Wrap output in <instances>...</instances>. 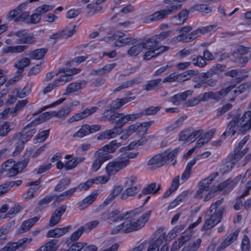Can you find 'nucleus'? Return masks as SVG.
<instances>
[{"label": "nucleus", "mask_w": 251, "mask_h": 251, "mask_svg": "<svg viewBox=\"0 0 251 251\" xmlns=\"http://www.w3.org/2000/svg\"><path fill=\"white\" fill-rule=\"evenodd\" d=\"M74 108V103L70 102L62 106L58 110L45 112L27 124L19 133H17V154L24 149L25 145L36 132V126L53 117L63 118L67 117Z\"/></svg>", "instance_id": "nucleus-1"}, {"label": "nucleus", "mask_w": 251, "mask_h": 251, "mask_svg": "<svg viewBox=\"0 0 251 251\" xmlns=\"http://www.w3.org/2000/svg\"><path fill=\"white\" fill-rule=\"evenodd\" d=\"M143 113H136L129 114H119L117 116L103 117L104 119L115 124L113 128L101 132L98 136V140L110 139L120 134L121 128L128 121H133L140 118Z\"/></svg>", "instance_id": "nucleus-2"}, {"label": "nucleus", "mask_w": 251, "mask_h": 251, "mask_svg": "<svg viewBox=\"0 0 251 251\" xmlns=\"http://www.w3.org/2000/svg\"><path fill=\"white\" fill-rule=\"evenodd\" d=\"M249 87L250 86L247 83H243L232 91L235 87V85H229L220 91L215 92L212 91L205 92L202 95H199V96L200 97L201 102L207 101L209 99L219 100L231 92L232 96L229 98V100L234 101L236 97L246 92Z\"/></svg>", "instance_id": "nucleus-3"}, {"label": "nucleus", "mask_w": 251, "mask_h": 251, "mask_svg": "<svg viewBox=\"0 0 251 251\" xmlns=\"http://www.w3.org/2000/svg\"><path fill=\"white\" fill-rule=\"evenodd\" d=\"M223 201V199H221L211 205L209 209L206 212V215L209 217L203 223L201 229V231L209 230L221 221L224 208L218 209V208L222 203Z\"/></svg>", "instance_id": "nucleus-4"}, {"label": "nucleus", "mask_w": 251, "mask_h": 251, "mask_svg": "<svg viewBox=\"0 0 251 251\" xmlns=\"http://www.w3.org/2000/svg\"><path fill=\"white\" fill-rule=\"evenodd\" d=\"M180 151L179 147L176 148L169 152L166 150L152 157L148 160L147 164L161 167L172 162V164L174 165L176 163V157Z\"/></svg>", "instance_id": "nucleus-5"}, {"label": "nucleus", "mask_w": 251, "mask_h": 251, "mask_svg": "<svg viewBox=\"0 0 251 251\" xmlns=\"http://www.w3.org/2000/svg\"><path fill=\"white\" fill-rule=\"evenodd\" d=\"M163 3L166 4V8L156 11L150 15V21H155L163 19L169 15L174 14L176 11L180 9L182 4L177 0H163Z\"/></svg>", "instance_id": "nucleus-6"}, {"label": "nucleus", "mask_w": 251, "mask_h": 251, "mask_svg": "<svg viewBox=\"0 0 251 251\" xmlns=\"http://www.w3.org/2000/svg\"><path fill=\"white\" fill-rule=\"evenodd\" d=\"M141 212L140 208H136L120 214L118 209H114L110 212L103 213L102 217L104 220L107 221L109 224L111 225L128 218H132L133 216L140 214Z\"/></svg>", "instance_id": "nucleus-7"}, {"label": "nucleus", "mask_w": 251, "mask_h": 251, "mask_svg": "<svg viewBox=\"0 0 251 251\" xmlns=\"http://www.w3.org/2000/svg\"><path fill=\"white\" fill-rule=\"evenodd\" d=\"M62 70L64 74L46 86L43 90L44 94L50 92L56 86L64 84L66 82L71 80L72 75L77 74L81 71V69L75 68L66 70L62 69Z\"/></svg>", "instance_id": "nucleus-8"}, {"label": "nucleus", "mask_w": 251, "mask_h": 251, "mask_svg": "<svg viewBox=\"0 0 251 251\" xmlns=\"http://www.w3.org/2000/svg\"><path fill=\"white\" fill-rule=\"evenodd\" d=\"M237 119L235 127L238 134H244L251 129V111H246L243 116L238 114L233 116L232 120Z\"/></svg>", "instance_id": "nucleus-9"}, {"label": "nucleus", "mask_w": 251, "mask_h": 251, "mask_svg": "<svg viewBox=\"0 0 251 251\" xmlns=\"http://www.w3.org/2000/svg\"><path fill=\"white\" fill-rule=\"evenodd\" d=\"M151 214V210H148L145 213H143L142 215L135 221H132L136 215L133 216L132 218H128L129 220H126V231H129V233L133 231H136L140 229L144 226L146 223L149 220Z\"/></svg>", "instance_id": "nucleus-10"}, {"label": "nucleus", "mask_w": 251, "mask_h": 251, "mask_svg": "<svg viewBox=\"0 0 251 251\" xmlns=\"http://www.w3.org/2000/svg\"><path fill=\"white\" fill-rule=\"evenodd\" d=\"M135 98V97L133 96L116 99L108 105L106 110L103 113V117L117 116V114H124V113H117L115 111L125 104L134 100Z\"/></svg>", "instance_id": "nucleus-11"}, {"label": "nucleus", "mask_w": 251, "mask_h": 251, "mask_svg": "<svg viewBox=\"0 0 251 251\" xmlns=\"http://www.w3.org/2000/svg\"><path fill=\"white\" fill-rule=\"evenodd\" d=\"M124 36L125 33L124 32L117 30L112 34L108 33L104 36L102 40L106 42L115 41L114 43V46L122 47L129 44L131 41L130 38L125 37L123 38Z\"/></svg>", "instance_id": "nucleus-12"}, {"label": "nucleus", "mask_w": 251, "mask_h": 251, "mask_svg": "<svg viewBox=\"0 0 251 251\" xmlns=\"http://www.w3.org/2000/svg\"><path fill=\"white\" fill-rule=\"evenodd\" d=\"M240 181L242 183H244L246 181V175L243 176L242 175L240 174L236 176L233 179L228 178L225 180L218 185V189L220 191L227 189L230 192L236 187Z\"/></svg>", "instance_id": "nucleus-13"}, {"label": "nucleus", "mask_w": 251, "mask_h": 251, "mask_svg": "<svg viewBox=\"0 0 251 251\" xmlns=\"http://www.w3.org/2000/svg\"><path fill=\"white\" fill-rule=\"evenodd\" d=\"M126 166L120 157L118 156L113 160L109 161L105 167L106 172L108 176L114 175Z\"/></svg>", "instance_id": "nucleus-14"}, {"label": "nucleus", "mask_w": 251, "mask_h": 251, "mask_svg": "<svg viewBox=\"0 0 251 251\" xmlns=\"http://www.w3.org/2000/svg\"><path fill=\"white\" fill-rule=\"evenodd\" d=\"M215 176H210L209 177L203 179L201 181L199 184V188L195 194V197L197 199H202L203 198V193L204 192L209 191L210 190V185L212 183Z\"/></svg>", "instance_id": "nucleus-15"}, {"label": "nucleus", "mask_w": 251, "mask_h": 251, "mask_svg": "<svg viewBox=\"0 0 251 251\" xmlns=\"http://www.w3.org/2000/svg\"><path fill=\"white\" fill-rule=\"evenodd\" d=\"M101 191L102 190L100 189L96 190L93 191L89 195L84 198L82 201H79L77 203L78 209L80 210H83L93 203Z\"/></svg>", "instance_id": "nucleus-16"}, {"label": "nucleus", "mask_w": 251, "mask_h": 251, "mask_svg": "<svg viewBox=\"0 0 251 251\" xmlns=\"http://www.w3.org/2000/svg\"><path fill=\"white\" fill-rule=\"evenodd\" d=\"M98 109V107L96 106H93L91 108H86L82 111L75 113L70 117L68 119V122L70 123H72L78 121L92 115L96 112Z\"/></svg>", "instance_id": "nucleus-17"}, {"label": "nucleus", "mask_w": 251, "mask_h": 251, "mask_svg": "<svg viewBox=\"0 0 251 251\" xmlns=\"http://www.w3.org/2000/svg\"><path fill=\"white\" fill-rule=\"evenodd\" d=\"M1 171L6 173L9 177L16 176V161L13 159H9L3 162L1 166Z\"/></svg>", "instance_id": "nucleus-18"}, {"label": "nucleus", "mask_w": 251, "mask_h": 251, "mask_svg": "<svg viewBox=\"0 0 251 251\" xmlns=\"http://www.w3.org/2000/svg\"><path fill=\"white\" fill-rule=\"evenodd\" d=\"M66 205L63 204L56 208L54 211L50 218L49 224L50 226H54L59 223L61 220L62 216L64 214L66 210Z\"/></svg>", "instance_id": "nucleus-19"}, {"label": "nucleus", "mask_w": 251, "mask_h": 251, "mask_svg": "<svg viewBox=\"0 0 251 251\" xmlns=\"http://www.w3.org/2000/svg\"><path fill=\"white\" fill-rule=\"evenodd\" d=\"M238 160L235 156H233V153H230L225 159V163L222 165L220 171L222 174H226L230 172Z\"/></svg>", "instance_id": "nucleus-20"}, {"label": "nucleus", "mask_w": 251, "mask_h": 251, "mask_svg": "<svg viewBox=\"0 0 251 251\" xmlns=\"http://www.w3.org/2000/svg\"><path fill=\"white\" fill-rule=\"evenodd\" d=\"M161 185L158 184L157 185L155 182H152L144 187L141 193L138 195V198L140 199L142 196L146 195H156L158 194L161 189Z\"/></svg>", "instance_id": "nucleus-21"}, {"label": "nucleus", "mask_w": 251, "mask_h": 251, "mask_svg": "<svg viewBox=\"0 0 251 251\" xmlns=\"http://www.w3.org/2000/svg\"><path fill=\"white\" fill-rule=\"evenodd\" d=\"M71 226L68 225L63 227H56L54 229H50L47 233V237L58 238L66 233L71 229Z\"/></svg>", "instance_id": "nucleus-22"}, {"label": "nucleus", "mask_w": 251, "mask_h": 251, "mask_svg": "<svg viewBox=\"0 0 251 251\" xmlns=\"http://www.w3.org/2000/svg\"><path fill=\"white\" fill-rule=\"evenodd\" d=\"M86 84V81L84 80H81L79 82L69 83L67 85L66 90L64 95H69L82 89L85 87Z\"/></svg>", "instance_id": "nucleus-23"}, {"label": "nucleus", "mask_w": 251, "mask_h": 251, "mask_svg": "<svg viewBox=\"0 0 251 251\" xmlns=\"http://www.w3.org/2000/svg\"><path fill=\"white\" fill-rule=\"evenodd\" d=\"M242 74V70L240 69H232L229 70L228 71L224 73V75L227 76H230L231 77H235L234 79V81L236 83L234 84L235 87H236V84L240 83L244 79H245L247 77V75L244 76H239ZM231 84L230 85H232ZM234 87V88H235Z\"/></svg>", "instance_id": "nucleus-24"}, {"label": "nucleus", "mask_w": 251, "mask_h": 251, "mask_svg": "<svg viewBox=\"0 0 251 251\" xmlns=\"http://www.w3.org/2000/svg\"><path fill=\"white\" fill-rule=\"evenodd\" d=\"M39 219V216H35L24 221L19 229V232L23 233L28 231Z\"/></svg>", "instance_id": "nucleus-25"}, {"label": "nucleus", "mask_w": 251, "mask_h": 251, "mask_svg": "<svg viewBox=\"0 0 251 251\" xmlns=\"http://www.w3.org/2000/svg\"><path fill=\"white\" fill-rule=\"evenodd\" d=\"M144 44L145 48L148 50H152L159 52L163 50L162 48L161 49V46H159V42L154 36L148 38Z\"/></svg>", "instance_id": "nucleus-26"}, {"label": "nucleus", "mask_w": 251, "mask_h": 251, "mask_svg": "<svg viewBox=\"0 0 251 251\" xmlns=\"http://www.w3.org/2000/svg\"><path fill=\"white\" fill-rule=\"evenodd\" d=\"M239 231H235L229 234L225 240L222 242L219 247L221 250L225 249L230 244H231L237 238Z\"/></svg>", "instance_id": "nucleus-27"}, {"label": "nucleus", "mask_w": 251, "mask_h": 251, "mask_svg": "<svg viewBox=\"0 0 251 251\" xmlns=\"http://www.w3.org/2000/svg\"><path fill=\"white\" fill-rule=\"evenodd\" d=\"M152 124L151 121L142 123H136L135 125V133L139 135H144Z\"/></svg>", "instance_id": "nucleus-28"}, {"label": "nucleus", "mask_w": 251, "mask_h": 251, "mask_svg": "<svg viewBox=\"0 0 251 251\" xmlns=\"http://www.w3.org/2000/svg\"><path fill=\"white\" fill-rule=\"evenodd\" d=\"M58 240L51 239L42 246L36 251H56L58 248Z\"/></svg>", "instance_id": "nucleus-29"}, {"label": "nucleus", "mask_w": 251, "mask_h": 251, "mask_svg": "<svg viewBox=\"0 0 251 251\" xmlns=\"http://www.w3.org/2000/svg\"><path fill=\"white\" fill-rule=\"evenodd\" d=\"M237 121V119L235 118L234 120H231L230 121L227 126L226 131L222 134L221 137L224 139H226L229 135L233 136L235 135L236 132H237L236 128L235 127V125Z\"/></svg>", "instance_id": "nucleus-30"}, {"label": "nucleus", "mask_w": 251, "mask_h": 251, "mask_svg": "<svg viewBox=\"0 0 251 251\" xmlns=\"http://www.w3.org/2000/svg\"><path fill=\"white\" fill-rule=\"evenodd\" d=\"M189 13V11L187 9H182L177 15L173 17V20L176 25H182L188 18Z\"/></svg>", "instance_id": "nucleus-31"}, {"label": "nucleus", "mask_w": 251, "mask_h": 251, "mask_svg": "<svg viewBox=\"0 0 251 251\" xmlns=\"http://www.w3.org/2000/svg\"><path fill=\"white\" fill-rule=\"evenodd\" d=\"M162 48L163 50L159 51H156L152 50H149L146 51L144 55V59L149 60L153 57H156L160 55L163 52L167 51L169 47L166 46L161 45V49Z\"/></svg>", "instance_id": "nucleus-32"}, {"label": "nucleus", "mask_w": 251, "mask_h": 251, "mask_svg": "<svg viewBox=\"0 0 251 251\" xmlns=\"http://www.w3.org/2000/svg\"><path fill=\"white\" fill-rule=\"evenodd\" d=\"M192 94V91L187 90L183 92L176 94L172 98V102L175 105H178L180 102L186 100L187 97Z\"/></svg>", "instance_id": "nucleus-33"}, {"label": "nucleus", "mask_w": 251, "mask_h": 251, "mask_svg": "<svg viewBox=\"0 0 251 251\" xmlns=\"http://www.w3.org/2000/svg\"><path fill=\"white\" fill-rule=\"evenodd\" d=\"M141 186L140 185L129 187L121 194V198L122 199H126L128 196H134L139 192Z\"/></svg>", "instance_id": "nucleus-34"}, {"label": "nucleus", "mask_w": 251, "mask_h": 251, "mask_svg": "<svg viewBox=\"0 0 251 251\" xmlns=\"http://www.w3.org/2000/svg\"><path fill=\"white\" fill-rule=\"evenodd\" d=\"M145 48L144 43H139L131 46L127 50V53L130 56H137Z\"/></svg>", "instance_id": "nucleus-35"}, {"label": "nucleus", "mask_w": 251, "mask_h": 251, "mask_svg": "<svg viewBox=\"0 0 251 251\" xmlns=\"http://www.w3.org/2000/svg\"><path fill=\"white\" fill-rule=\"evenodd\" d=\"M139 152L138 151L131 152L125 151L124 152L121 153L119 156L126 167L130 163L129 159L136 158Z\"/></svg>", "instance_id": "nucleus-36"}, {"label": "nucleus", "mask_w": 251, "mask_h": 251, "mask_svg": "<svg viewBox=\"0 0 251 251\" xmlns=\"http://www.w3.org/2000/svg\"><path fill=\"white\" fill-rule=\"evenodd\" d=\"M198 72L194 70H189L180 74H177L178 82H182L188 80L197 75Z\"/></svg>", "instance_id": "nucleus-37"}, {"label": "nucleus", "mask_w": 251, "mask_h": 251, "mask_svg": "<svg viewBox=\"0 0 251 251\" xmlns=\"http://www.w3.org/2000/svg\"><path fill=\"white\" fill-rule=\"evenodd\" d=\"M121 146V143L118 142L117 140L111 141L108 144L102 147L103 149L109 154L114 153Z\"/></svg>", "instance_id": "nucleus-38"}, {"label": "nucleus", "mask_w": 251, "mask_h": 251, "mask_svg": "<svg viewBox=\"0 0 251 251\" xmlns=\"http://www.w3.org/2000/svg\"><path fill=\"white\" fill-rule=\"evenodd\" d=\"M201 239L200 238L191 241L188 243L187 246L184 247L181 251H197L201 245Z\"/></svg>", "instance_id": "nucleus-39"}, {"label": "nucleus", "mask_w": 251, "mask_h": 251, "mask_svg": "<svg viewBox=\"0 0 251 251\" xmlns=\"http://www.w3.org/2000/svg\"><path fill=\"white\" fill-rule=\"evenodd\" d=\"M95 158L103 163L112 158V155L106 152L103 148L99 149L95 153Z\"/></svg>", "instance_id": "nucleus-40"}, {"label": "nucleus", "mask_w": 251, "mask_h": 251, "mask_svg": "<svg viewBox=\"0 0 251 251\" xmlns=\"http://www.w3.org/2000/svg\"><path fill=\"white\" fill-rule=\"evenodd\" d=\"M162 81L161 78H157L148 81V82L143 86V89L147 91L155 90L158 89L160 87L159 85Z\"/></svg>", "instance_id": "nucleus-41"}, {"label": "nucleus", "mask_w": 251, "mask_h": 251, "mask_svg": "<svg viewBox=\"0 0 251 251\" xmlns=\"http://www.w3.org/2000/svg\"><path fill=\"white\" fill-rule=\"evenodd\" d=\"M91 133L90 131V126L87 124L82 125L81 127L74 133V138H82Z\"/></svg>", "instance_id": "nucleus-42"}, {"label": "nucleus", "mask_w": 251, "mask_h": 251, "mask_svg": "<svg viewBox=\"0 0 251 251\" xmlns=\"http://www.w3.org/2000/svg\"><path fill=\"white\" fill-rule=\"evenodd\" d=\"M30 63L29 59L25 58L20 60L17 62V81L19 79V76L21 74L24 68L28 66Z\"/></svg>", "instance_id": "nucleus-43"}, {"label": "nucleus", "mask_w": 251, "mask_h": 251, "mask_svg": "<svg viewBox=\"0 0 251 251\" xmlns=\"http://www.w3.org/2000/svg\"><path fill=\"white\" fill-rule=\"evenodd\" d=\"M47 52L46 49L41 48L30 51L29 55L32 59L40 60L44 57Z\"/></svg>", "instance_id": "nucleus-44"}, {"label": "nucleus", "mask_w": 251, "mask_h": 251, "mask_svg": "<svg viewBox=\"0 0 251 251\" xmlns=\"http://www.w3.org/2000/svg\"><path fill=\"white\" fill-rule=\"evenodd\" d=\"M50 133V129L41 131L39 132L33 139V143L36 144L37 143L44 142L49 137Z\"/></svg>", "instance_id": "nucleus-45"}, {"label": "nucleus", "mask_w": 251, "mask_h": 251, "mask_svg": "<svg viewBox=\"0 0 251 251\" xmlns=\"http://www.w3.org/2000/svg\"><path fill=\"white\" fill-rule=\"evenodd\" d=\"M54 196L46 195L38 202V206L40 210L46 208L47 205L53 200Z\"/></svg>", "instance_id": "nucleus-46"}, {"label": "nucleus", "mask_w": 251, "mask_h": 251, "mask_svg": "<svg viewBox=\"0 0 251 251\" xmlns=\"http://www.w3.org/2000/svg\"><path fill=\"white\" fill-rule=\"evenodd\" d=\"M70 180L68 178L61 179L54 188V191L61 192L65 190L69 185Z\"/></svg>", "instance_id": "nucleus-47"}, {"label": "nucleus", "mask_w": 251, "mask_h": 251, "mask_svg": "<svg viewBox=\"0 0 251 251\" xmlns=\"http://www.w3.org/2000/svg\"><path fill=\"white\" fill-rule=\"evenodd\" d=\"M134 132H135V125L134 124L131 125L124 130H122L121 129V132H120L121 136L120 138L123 140H126Z\"/></svg>", "instance_id": "nucleus-48"}, {"label": "nucleus", "mask_w": 251, "mask_h": 251, "mask_svg": "<svg viewBox=\"0 0 251 251\" xmlns=\"http://www.w3.org/2000/svg\"><path fill=\"white\" fill-rule=\"evenodd\" d=\"M32 241L31 238L24 237L17 241V250H25Z\"/></svg>", "instance_id": "nucleus-49"}, {"label": "nucleus", "mask_w": 251, "mask_h": 251, "mask_svg": "<svg viewBox=\"0 0 251 251\" xmlns=\"http://www.w3.org/2000/svg\"><path fill=\"white\" fill-rule=\"evenodd\" d=\"M126 221H125L120 225L116 226V227H114L111 231V233L112 234H116L117 233H129V231H126Z\"/></svg>", "instance_id": "nucleus-50"}, {"label": "nucleus", "mask_w": 251, "mask_h": 251, "mask_svg": "<svg viewBox=\"0 0 251 251\" xmlns=\"http://www.w3.org/2000/svg\"><path fill=\"white\" fill-rule=\"evenodd\" d=\"M174 33V31L169 30L167 31H162L158 34H155L154 36L155 37L158 42H161L170 36H172Z\"/></svg>", "instance_id": "nucleus-51"}, {"label": "nucleus", "mask_w": 251, "mask_h": 251, "mask_svg": "<svg viewBox=\"0 0 251 251\" xmlns=\"http://www.w3.org/2000/svg\"><path fill=\"white\" fill-rule=\"evenodd\" d=\"M17 43L31 44L36 41L35 38L33 33L27 34L24 38H19Z\"/></svg>", "instance_id": "nucleus-52"}, {"label": "nucleus", "mask_w": 251, "mask_h": 251, "mask_svg": "<svg viewBox=\"0 0 251 251\" xmlns=\"http://www.w3.org/2000/svg\"><path fill=\"white\" fill-rule=\"evenodd\" d=\"M192 62L194 66L199 67H203L206 65V62L204 57L201 55H197L192 58Z\"/></svg>", "instance_id": "nucleus-53"}, {"label": "nucleus", "mask_w": 251, "mask_h": 251, "mask_svg": "<svg viewBox=\"0 0 251 251\" xmlns=\"http://www.w3.org/2000/svg\"><path fill=\"white\" fill-rule=\"evenodd\" d=\"M142 145V141H141V140H139L137 141H133L131 142L127 146L121 148L119 151L121 152H123L124 151H128Z\"/></svg>", "instance_id": "nucleus-54"}, {"label": "nucleus", "mask_w": 251, "mask_h": 251, "mask_svg": "<svg viewBox=\"0 0 251 251\" xmlns=\"http://www.w3.org/2000/svg\"><path fill=\"white\" fill-rule=\"evenodd\" d=\"M31 88L28 86H25L22 89L17 88V98H24L28 95Z\"/></svg>", "instance_id": "nucleus-55"}, {"label": "nucleus", "mask_w": 251, "mask_h": 251, "mask_svg": "<svg viewBox=\"0 0 251 251\" xmlns=\"http://www.w3.org/2000/svg\"><path fill=\"white\" fill-rule=\"evenodd\" d=\"M84 232L83 227H79L77 230L73 232L70 236V240L72 242L77 241Z\"/></svg>", "instance_id": "nucleus-56"}, {"label": "nucleus", "mask_w": 251, "mask_h": 251, "mask_svg": "<svg viewBox=\"0 0 251 251\" xmlns=\"http://www.w3.org/2000/svg\"><path fill=\"white\" fill-rule=\"evenodd\" d=\"M161 109V107L160 106H150L147 108H146L144 111H141L139 113H143V116L144 114L146 115H151L155 114L157 113Z\"/></svg>", "instance_id": "nucleus-57"}, {"label": "nucleus", "mask_w": 251, "mask_h": 251, "mask_svg": "<svg viewBox=\"0 0 251 251\" xmlns=\"http://www.w3.org/2000/svg\"><path fill=\"white\" fill-rule=\"evenodd\" d=\"M200 102V97L198 95L187 100L185 105L187 107H194L198 105Z\"/></svg>", "instance_id": "nucleus-58"}, {"label": "nucleus", "mask_w": 251, "mask_h": 251, "mask_svg": "<svg viewBox=\"0 0 251 251\" xmlns=\"http://www.w3.org/2000/svg\"><path fill=\"white\" fill-rule=\"evenodd\" d=\"M53 8L54 6L53 5L45 4L37 7L35 9V11L37 13H38L41 16L42 14L51 10Z\"/></svg>", "instance_id": "nucleus-59"}, {"label": "nucleus", "mask_w": 251, "mask_h": 251, "mask_svg": "<svg viewBox=\"0 0 251 251\" xmlns=\"http://www.w3.org/2000/svg\"><path fill=\"white\" fill-rule=\"evenodd\" d=\"M226 66L224 64H215L210 69L214 75H220L226 68Z\"/></svg>", "instance_id": "nucleus-60"}, {"label": "nucleus", "mask_w": 251, "mask_h": 251, "mask_svg": "<svg viewBox=\"0 0 251 251\" xmlns=\"http://www.w3.org/2000/svg\"><path fill=\"white\" fill-rule=\"evenodd\" d=\"M200 36H201V32L198 29H197L196 30L192 31L189 33L185 37H184V42H191Z\"/></svg>", "instance_id": "nucleus-61"}, {"label": "nucleus", "mask_w": 251, "mask_h": 251, "mask_svg": "<svg viewBox=\"0 0 251 251\" xmlns=\"http://www.w3.org/2000/svg\"><path fill=\"white\" fill-rule=\"evenodd\" d=\"M99 224V222L97 220H94L85 224L84 226H81L83 227V230L86 232H90L94 228L96 227Z\"/></svg>", "instance_id": "nucleus-62"}, {"label": "nucleus", "mask_w": 251, "mask_h": 251, "mask_svg": "<svg viewBox=\"0 0 251 251\" xmlns=\"http://www.w3.org/2000/svg\"><path fill=\"white\" fill-rule=\"evenodd\" d=\"M87 245L85 242H76L72 244L67 251H80Z\"/></svg>", "instance_id": "nucleus-63"}, {"label": "nucleus", "mask_w": 251, "mask_h": 251, "mask_svg": "<svg viewBox=\"0 0 251 251\" xmlns=\"http://www.w3.org/2000/svg\"><path fill=\"white\" fill-rule=\"evenodd\" d=\"M241 248L242 251H249L250 249V242L248 236L247 235L243 236Z\"/></svg>", "instance_id": "nucleus-64"}]
</instances>
